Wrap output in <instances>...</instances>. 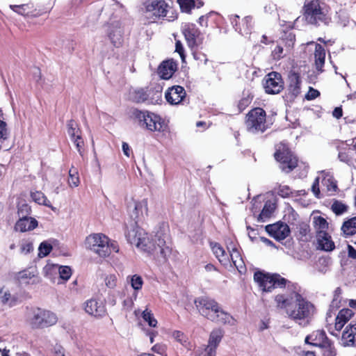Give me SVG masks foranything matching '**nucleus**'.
<instances>
[{
    "label": "nucleus",
    "instance_id": "1",
    "mask_svg": "<svg viewBox=\"0 0 356 356\" xmlns=\"http://www.w3.org/2000/svg\"><path fill=\"white\" fill-rule=\"evenodd\" d=\"M287 287L289 292L275 296L276 306L277 308L284 309L290 319L300 326L305 327L309 325L315 307L300 293L298 284H291L287 285Z\"/></svg>",
    "mask_w": 356,
    "mask_h": 356
},
{
    "label": "nucleus",
    "instance_id": "2",
    "mask_svg": "<svg viewBox=\"0 0 356 356\" xmlns=\"http://www.w3.org/2000/svg\"><path fill=\"white\" fill-rule=\"evenodd\" d=\"M126 237L131 244L158 257L165 259L171 252V250L166 245L164 238L161 236H155L154 239L150 238L145 230L138 226L128 230Z\"/></svg>",
    "mask_w": 356,
    "mask_h": 356
},
{
    "label": "nucleus",
    "instance_id": "3",
    "mask_svg": "<svg viewBox=\"0 0 356 356\" xmlns=\"http://www.w3.org/2000/svg\"><path fill=\"white\" fill-rule=\"evenodd\" d=\"M195 305L202 316L212 321L225 324L229 323L232 320V317L224 312L213 299L200 297L195 299Z\"/></svg>",
    "mask_w": 356,
    "mask_h": 356
},
{
    "label": "nucleus",
    "instance_id": "4",
    "mask_svg": "<svg viewBox=\"0 0 356 356\" xmlns=\"http://www.w3.org/2000/svg\"><path fill=\"white\" fill-rule=\"evenodd\" d=\"M133 115L138 120L140 127H145L150 131L163 132L166 130L167 125L164 120L154 113L134 110Z\"/></svg>",
    "mask_w": 356,
    "mask_h": 356
},
{
    "label": "nucleus",
    "instance_id": "5",
    "mask_svg": "<svg viewBox=\"0 0 356 356\" xmlns=\"http://www.w3.org/2000/svg\"><path fill=\"white\" fill-rule=\"evenodd\" d=\"M304 10V16L307 23L314 25L320 23H327V10L325 5L320 1L312 0L305 2Z\"/></svg>",
    "mask_w": 356,
    "mask_h": 356
},
{
    "label": "nucleus",
    "instance_id": "6",
    "mask_svg": "<svg viewBox=\"0 0 356 356\" xmlns=\"http://www.w3.org/2000/svg\"><path fill=\"white\" fill-rule=\"evenodd\" d=\"M27 321L33 329H41L55 325L58 317L51 311L36 308L30 313Z\"/></svg>",
    "mask_w": 356,
    "mask_h": 356
},
{
    "label": "nucleus",
    "instance_id": "7",
    "mask_svg": "<svg viewBox=\"0 0 356 356\" xmlns=\"http://www.w3.org/2000/svg\"><path fill=\"white\" fill-rule=\"evenodd\" d=\"M254 280L259 284L264 292H270L275 287H284L287 283L285 278L278 274H264L261 272H256L254 274Z\"/></svg>",
    "mask_w": 356,
    "mask_h": 356
},
{
    "label": "nucleus",
    "instance_id": "8",
    "mask_svg": "<svg viewBox=\"0 0 356 356\" xmlns=\"http://www.w3.org/2000/svg\"><path fill=\"white\" fill-rule=\"evenodd\" d=\"M266 111L261 108L251 110L246 116L245 124L249 132L264 133L268 128L266 121Z\"/></svg>",
    "mask_w": 356,
    "mask_h": 356
},
{
    "label": "nucleus",
    "instance_id": "9",
    "mask_svg": "<svg viewBox=\"0 0 356 356\" xmlns=\"http://www.w3.org/2000/svg\"><path fill=\"white\" fill-rule=\"evenodd\" d=\"M87 248L94 251L99 256L106 257L110 254L109 239L102 234L88 236L85 242Z\"/></svg>",
    "mask_w": 356,
    "mask_h": 356
},
{
    "label": "nucleus",
    "instance_id": "10",
    "mask_svg": "<svg viewBox=\"0 0 356 356\" xmlns=\"http://www.w3.org/2000/svg\"><path fill=\"white\" fill-rule=\"evenodd\" d=\"M275 159L280 162V168L285 172L292 171L297 166L298 160L284 145H281L275 153Z\"/></svg>",
    "mask_w": 356,
    "mask_h": 356
},
{
    "label": "nucleus",
    "instance_id": "11",
    "mask_svg": "<svg viewBox=\"0 0 356 356\" xmlns=\"http://www.w3.org/2000/svg\"><path fill=\"white\" fill-rule=\"evenodd\" d=\"M264 88L268 94H278L284 88V81L280 73L272 72L264 79Z\"/></svg>",
    "mask_w": 356,
    "mask_h": 356
},
{
    "label": "nucleus",
    "instance_id": "12",
    "mask_svg": "<svg viewBox=\"0 0 356 356\" xmlns=\"http://www.w3.org/2000/svg\"><path fill=\"white\" fill-rule=\"evenodd\" d=\"M182 32L189 47L193 48L202 42L200 31L195 24H186Z\"/></svg>",
    "mask_w": 356,
    "mask_h": 356
},
{
    "label": "nucleus",
    "instance_id": "13",
    "mask_svg": "<svg viewBox=\"0 0 356 356\" xmlns=\"http://www.w3.org/2000/svg\"><path fill=\"white\" fill-rule=\"evenodd\" d=\"M85 312L95 318H102L106 314V309L102 302L91 298L86 300L83 305Z\"/></svg>",
    "mask_w": 356,
    "mask_h": 356
},
{
    "label": "nucleus",
    "instance_id": "14",
    "mask_svg": "<svg viewBox=\"0 0 356 356\" xmlns=\"http://www.w3.org/2000/svg\"><path fill=\"white\" fill-rule=\"evenodd\" d=\"M289 85L287 86L286 97L291 101L294 100L301 92V79L298 73L291 72L288 76Z\"/></svg>",
    "mask_w": 356,
    "mask_h": 356
},
{
    "label": "nucleus",
    "instance_id": "15",
    "mask_svg": "<svg viewBox=\"0 0 356 356\" xmlns=\"http://www.w3.org/2000/svg\"><path fill=\"white\" fill-rule=\"evenodd\" d=\"M124 31L120 22H114L111 24L108 30V37L115 47H120L123 43Z\"/></svg>",
    "mask_w": 356,
    "mask_h": 356
},
{
    "label": "nucleus",
    "instance_id": "16",
    "mask_svg": "<svg viewBox=\"0 0 356 356\" xmlns=\"http://www.w3.org/2000/svg\"><path fill=\"white\" fill-rule=\"evenodd\" d=\"M266 231L277 241L285 239L290 233L289 226L283 222H277L266 226Z\"/></svg>",
    "mask_w": 356,
    "mask_h": 356
},
{
    "label": "nucleus",
    "instance_id": "17",
    "mask_svg": "<svg viewBox=\"0 0 356 356\" xmlns=\"http://www.w3.org/2000/svg\"><path fill=\"white\" fill-rule=\"evenodd\" d=\"M338 159L341 162L352 166L356 163V159L353 157V149L347 144L341 142L337 145Z\"/></svg>",
    "mask_w": 356,
    "mask_h": 356
},
{
    "label": "nucleus",
    "instance_id": "18",
    "mask_svg": "<svg viewBox=\"0 0 356 356\" xmlns=\"http://www.w3.org/2000/svg\"><path fill=\"white\" fill-rule=\"evenodd\" d=\"M186 95V91L182 86H174L168 88L165 92V97L169 104L177 105L184 100Z\"/></svg>",
    "mask_w": 356,
    "mask_h": 356
},
{
    "label": "nucleus",
    "instance_id": "19",
    "mask_svg": "<svg viewBox=\"0 0 356 356\" xmlns=\"http://www.w3.org/2000/svg\"><path fill=\"white\" fill-rule=\"evenodd\" d=\"M168 8L164 0H154L146 6V13L155 16V17H164L166 16Z\"/></svg>",
    "mask_w": 356,
    "mask_h": 356
},
{
    "label": "nucleus",
    "instance_id": "20",
    "mask_svg": "<svg viewBox=\"0 0 356 356\" xmlns=\"http://www.w3.org/2000/svg\"><path fill=\"white\" fill-rule=\"evenodd\" d=\"M341 344L344 347H356V323H350L342 332Z\"/></svg>",
    "mask_w": 356,
    "mask_h": 356
},
{
    "label": "nucleus",
    "instance_id": "21",
    "mask_svg": "<svg viewBox=\"0 0 356 356\" xmlns=\"http://www.w3.org/2000/svg\"><path fill=\"white\" fill-rule=\"evenodd\" d=\"M330 341L327 339L325 332L323 330L314 331L305 338L306 343L321 348L325 346H328V343Z\"/></svg>",
    "mask_w": 356,
    "mask_h": 356
},
{
    "label": "nucleus",
    "instance_id": "22",
    "mask_svg": "<svg viewBox=\"0 0 356 356\" xmlns=\"http://www.w3.org/2000/svg\"><path fill=\"white\" fill-rule=\"evenodd\" d=\"M177 65L172 60L163 61L158 68V74L163 79H169L177 70Z\"/></svg>",
    "mask_w": 356,
    "mask_h": 356
},
{
    "label": "nucleus",
    "instance_id": "23",
    "mask_svg": "<svg viewBox=\"0 0 356 356\" xmlns=\"http://www.w3.org/2000/svg\"><path fill=\"white\" fill-rule=\"evenodd\" d=\"M318 248L326 252L332 251L335 245L327 232H318L316 234Z\"/></svg>",
    "mask_w": 356,
    "mask_h": 356
},
{
    "label": "nucleus",
    "instance_id": "24",
    "mask_svg": "<svg viewBox=\"0 0 356 356\" xmlns=\"http://www.w3.org/2000/svg\"><path fill=\"white\" fill-rule=\"evenodd\" d=\"M19 302L18 297L16 294H12L6 286L0 288V303L3 306L12 307Z\"/></svg>",
    "mask_w": 356,
    "mask_h": 356
},
{
    "label": "nucleus",
    "instance_id": "25",
    "mask_svg": "<svg viewBox=\"0 0 356 356\" xmlns=\"http://www.w3.org/2000/svg\"><path fill=\"white\" fill-rule=\"evenodd\" d=\"M307 44H315L314 59L315 66L317 70L322 71V68L325 64V49L319 44L314 42H308Z\"/></svg>",
    "mask_w": 356,
    "mask_h": 356
},
{
    "label": "nucleus",
    "instance_id": "26",
    "mask_svg": "<svg viewBox=\"0 0 356 356\" xmlns=\"http://www.w3.org/2000/svg\"><path fill=\"white\" fill-rule=\"evenodd\" d=\"M38 226V221L29 217L19 218L16 222L15 229L22 232L33 229Z\"/></svg>",
    "mask_w": 356,
    "mask_h": 356
},
{
    "label": "nucleus",
    "instance_id": "27",
    "mask_svg": "<svg viewBox=\"0 0 356 356\" xmlns=\"http://www.w3.org/2000/svg\"><path fill=\"white\" fill-rule=\"evenodd\" d=\"M353 316V312L350 309H341L335 319L334 327L337 331L341 330L345 324Z\"/></svg>",
    "mask_w": 356,
    "mask_h": 356
},
{
    "label": "nucleus",
    "instance_id": "28",
    "mask_svg": "<svg viewBox=\"0 0 356 356\" xmlns=\"http://www.w3.org/2000/svg\"><path fill=\"white\" fill-rule=\"evenodd\" d=\"M210 248H211L213 254L222 265L226 266L229 263V255L219 243L210 242Z\"/></svg>",
    "mask_w": 356,
    "mask_h": 356
},
{
    "label": "nucleus",
    "instance_id": "29",
    "mask_svg": "<svg viewBox=\"0 0 356 356\" xmlns=\"http://www.w3.org/2000/svg\"><path fill=\"white\" fill-rule=\"evenodd\" d=\"M143 88L134 90L130 92V99L136 103L147 102L149 104H153V101L148 99L149 94Z\"/></svg>",
    "mask_w": 356,
    "mask_h": 356
},
{
    "label": "nucleus",
    "instance_id": "30",
    "mask_svg": "<svg viewBox=\"0 0 356 356\" xmlns=\"http://www.w3.org/2000/svg\"><path fill=\"white\" fill-rule=\"evenodd\" d=\"M17 278L22 284H33L38 280L35 273L29 270H25L18 273Z\"/></svg>",
    "mask_w": 356,
    "mask_h": 356
},
{
    "label": "nucleus",
    "instance_id": "31",
    "mask_svg": "<svg viewBox=\"0 0 356 356\" xmlns=\"http://www.w3.org/2000/svg\"><path fill=\"white\" fill-rule=\"evenodd\" d=\"M147 213V200L143 199L139 202H134V211L131 214V218L134 220L140 218L143 215V213Z\"/></svg>",
    "mask_w": 356,
    "mask_h": 356
},
{
    "label": "nucleus",
    "instance_id": "32",
    "mask_svg": "<svg viewBox=\"0 0 356 356\" xmlns=\"http://www.w3.org/2000/svg\"><path fill=\"white\" fill-rule=\"evenodd\" d=\"M31 197L32 200L38 204H42L49 207L53 211L55 210V208L51 205L50 201L41 191L31 192Z\"/></svg>",
    "mask_w": 356,
    "mask_h": 356
},
{
    "label": "nucleus",
    "instance_id": "33",
    "mask_svg": "<svg viewBox=\"0 0 356 356\" xmlns=\"http://www.w3.org/2000/svg\"><path fill=\"white\" fill-rule=\"evenodd\" d=\"M222 336L223 333L221 330L217 329L213 330L209 336L208 346L216 350L218 346L222 340Z\"/></svg>",
    "mask_w": 356,
    "mask_h": 356
},
{
    "label": "nucleus",
    "instance_id": "34",
    "mask_svg": "<svg viewBox=\"0 0 356 356\" xmlns=\"http://www.w3.org/2000/svg\"><path fill=\"white\" fill-rule=\"evenodd\" d=\"M341 231L345 235L352 236L356 234V217L345 221L341 226Z\"/></svg>",
    "mask_w": 356,
    "mask_h": 356
},
{
    "label": "nucleus",
    "instance_id": "35",
    "mask_svg": "<svg viewBox=\"0 0 356 356\" xmlns=\"http://www.w3.org/2000/svg\"><path fill=\"white\" fill-rule=\"evenodd\" d=\"M229 257L234 266L238 270L239 272H241V269L243 268V261L242 260L240 252L236 248L233 247L232 250H229Z\"/></svg>",
    "mask_w": 356,
    "mask_h": 356
},
{
    "label": "nucleus",
    "instance_id": "36",
    "mask_svg": "<svg viewBox=\"0 0 356 356\" xmlns=\"http://www.w3.org/2000/svg\"><path fill=\"white\" fill-rule=\"evenodd\" d=\"M275 209V204L268 201L265 203L264 207L259 216V221H265L268 218Z\"/></svg>",
    "mask_w": 356,
    "mask_h": 356
},
{
    "label": "nucleus",
    "instance_id": "37",
    "mask_svg": "<svg viewBox=\"0 0 356 356\" xmlns=\"http://www.w3.org/2000/svg\"><path fill=\"white\" fill-rule=\"evenodd\" d=\"M10 7L14 12L24 16L33 13V6L30 4L10 5Z\"/></svg>",
    "mask_w": 356,
    "mask_h": 356
},
{
    "label": "nucleus",
    "instance_id": "38",
    "mask_svg": "<svg viewBox=\"0 0 356 356\" xmlns=\"http://www.w3.org/2000/svg\"><path fill=\"white\" fill-rule=\"evenodd\" d=\"M252 28V18L250 16H246L242 20V26L240 25L238 33L241 35L249 34Z\"/></svg>",
    "mask_w": 356,
    "mask_h": 356
},
{
    "label": "nucleus",
    "instance_id": "39",
    "mask_svg": "<svg viewBox=\"0 0 356 356\" xmlns=\"http://www.w3.org/2000/svg\"><path fill=\"white\" fill-rule=\"evenodd\" d=\"M323 184L327 187L328 191L334 193L337 190V181L329 173H326L323 179Z\"/></svg>",
    "mask_w": 356,
    "mask_h": 356
},
{
    "label": "nucleus",
    "instance_id": "40",
    "mask_svg": "<svg viewBox=\"0 0 356 356\" xmlns=\"http://www.w3.org/2000/svg\"><path fill=\"white\" fill-rule=\"evenodd\" d=\"M67 134H69L71 140L76 138L78 134L81 135V131L79 129L78 124L74 120H70L67 123Z\"/></svg>",
    "mask_w": 356,
    "mask_h": 356
},
{
    "label": "nucleus",
    "instance_id": "41",
    "mask_svg": "<svg viewBox=\"0 0 356 356\" xmlns=\"http://www.w3.org/2000/svg\"><path fill=\"white\" fill-rule=\"evenodd\" d=\"M79 183L78 170L72 166L69 170L68 184L70 187H76L79 185Z\"/></svg>",
    "mask_w": 356,
    "mask_h": 356
},
{
    "label": "nucleus",
    "instance_id": "42",
    "mask_svg": "<svg viewBox=\"0 0 356 356\" xmlns=\"http://www.w3.org/2000/svg\"><path fill=\"white\" fill-rule=\"evenodd\" d=\"M174 339L187 348H191V343L188 337L181 331L175 330L172 333Z\"/></svg>",
    "mask_w": 356,
    "mask_h": 356
},
{
    "label": "nucleus",
    "instance_id": "43",
    "mask_svg": "<svg viewBox=\"0 0 356 356\" xmlns=\"http://www.w3.org/2000/svg\"><path fill=\"white\" fill-rule=\"evenodd\" d=\"M314 220V222L315 224V227L316 229V233L318 232H327V230L328 229V222L324 218L321 216H318L315 217Z\"/></svg>",
    "mask_w": 356,
    "mask_h": 356
},
{
    "label": "nucleus",
    "instance_id": "44",
    "mask_svg": "<svg viewBox=\"0 0 356 356\" xmlns=\"http://www.w3.org/2000/svg\"><path fill=\"white\" fill-rule=\"evenodd\" d=\"M331 209L336 215L339 216L347 211L348 206L339 200H334Z\"/></svg>",
    "mask_w": 356,
    "mask_h": 356
},
{
    "label": "nucleus",
    "instance_id": "45",
    "mask_svg": "<svg viewBox=\"0 0 356 356\" xmlns=\"http://www.w3.org/2000/svg\"><path fill=\"white\" fill-rule=\"evenodd\" d=\"M288 52L285 51L283 44L279 42L272 51V56L274 60H278L285 56Z\"/></svg>",
    "mask_w": 356,
    "mask_h": 356
},
{
    "label": "nucleus",
    "instance_id": "46",
    "mask_svg": "<svg viewBox=\"0 0 356 356\" xmlns=\"http://www.w3.org/2000/svg\"><path fill=\"white\" fill-rule=\"evenodd\" d=\"M216 350L207 346L198 348L195 352V356H216Z\"/></svg>",
    "mask_w": 356,
    "mask_h": 356
},
{
    "label": "nucleus",
    "instance_id": "47",
    "mask_svg": "<svg viewBox=\"0 0 356 356\" xmlns=\"http://www.w3.org/2000/svg\"><path fill=\"white\" fill-rule=\"evenodd\" d=\"M143 320L148 323L150 327H155L157 325V320L154 318L152 311L148 309H145L142 313Z\"/></svg>",
    "mask_w": 356,
    "mask_h": 356
},
{
    "label": "nucleus",
    "instance_id": "48",
    "mask_svg": "<svg viewBox=\"0 0 356 356\" xmlns=\"http://www.w3.org/2000/svg\"><path fill=\"white\" fill-rule=\"evenodd\" d=\"M130 280L131 287L136 291H138L142 289L143 284V280L140 275H134L131 277H127V280Z\"/></svg>",
    "mask_w": 356,
    "mask_h": 356
},
{
    "label": "nucleus",
    "instance_id": "49",
    "mask_svg": "<svg viewBox=\"0 0 356 356\" xmlns=\"http://www.w3.org/2000/svg\"><path fill=\"white\" fill-rule=\"evenodd\" d=\"M280 42L284 47L285 51L289 53L294 45L295 35L292 33H289L286 35L285 39H282Z\"/></svg>",
    "mask_w": 356,
    "mask_h": 356
},
{
    "label": "nucleus",
    "instance_id": "50",
    "mask_svg": "<svg viewBox=\"0 0 356 356\" xmlns=\"http://www.w3.org/2000/svg\"><path fill=\"white\" fill-rule=\"evenodd\" d=\"M341 295V289L337 287L334 291L333 298L330 305L332 309H337L340 307Z\"/></svg>",
    "mask_w": 356,
    "mask_h": 356
},
{
    "label": "nucleus",
    "instance_id": "51",
    "mask_svg": "<svg viewBox=\"0 0 356 356\" xmlns=\"http://www.w3.org/2000/svg\"><path fill=\"white\" fill-rule=\"evenodd\" d=\"M52 250V246L51 244L44 241L40 243L38 248V257H44L47 256Z\"/></svg>",
    "mask_w": 356,
    "mask_h": 356
},
{
    "label": "nucleus",
    "instance_id": "52",
    "mask_svg": "<svg viewBox=\"0 0 356 356\" xmlns=\"http://www.w3.org/2000/svg\"><path fill=\"white\" fill-rule=\"evenodd\" d=\"M181 11L189 13L192 8L195 7L193 0H177Z\"/></svg>",
    "mask_w": 356,
    "mask_h": 356
},
{
    "label": "nucleus",
    "instance_id": "53",
    "mask_svg": "<svg viewBox=\"0 0 356 356\" xmlns=\"http://www.w3.org/2000/svg\"><path fill=\"white\" fill-rule=\"evenodd\" d=\"M74 144L76 146V148L81 155V156H83V146H84V142L80 134H78L76 136V138L72 139Z\"/></svg>",
    "mask_w": 356,
    "mask_h": 356
},
{
    "label": "nucleus",
    "instance_id": "54",
    "mask_svg": "<svg viewBox=\"0 0 356 356\" xmlns=\"http://www.w3.org/2000/svg\"><path fill=\"white\" fill-rule=\"evenodd\" d=\"M31 213V207L26 203H22L18 207V215L19 218L28 217Z\"/></svg>",
    "mask_w": 356,
    "mask_h": 356
},
{
    "label": "nucleus",
    "instance_id": "55",
    "mask_svg": "<svg viewBox=\"0 0 356 356\" xmlns=\"http://www.w3.org/2000/svg\"><path fill=\"white\" fill-rule=\"evenodd\" d=\"M60 277L63 280H68L72 275V270L69 266H60L59 268Z\"/></svg>",
    "mask_w": 356,
    "mask_h": 356
},
{
    "label": "nucleus",
    "instance_id": "56",
    "mask_svg": "<svg viewBox=\"0 0 356 356\" xmlns=\"http://www.w3.org/2000/svg\"><path fill=\"white\" fill-rule=\"evenodd\" d=\"M277 194L282 197H288L293 194V192L289 186L280 185L277 189Z\"/></svg>",
    "mask_w": 356,
    "mask_h": 356
},
{
    "label": "nucleus",
    "instance_id": "57",
    "mask_svg": "<svg viewBox=\"0 0 356 356\" xmlns=\"http://www.w3.org/2000/svg\"><path fill=\"white\" fill-rule=\"evenodd\" d=\"M106 286L110 289H114L117 285V277L115 275H109L105 278Z\"/></svg>",
    "mask_w": 356,
    "mask_h": 356
},
{
    "label": "nucleus",
    "instance_id": "58",
    "mask_svg": "<svg viewBox=\"0 0 356 356\" xmlns=\"http://www.w3.org/2000/svg\"><path fill=\"white\" fill-rule=\"evenodd\" d=\"M323 356H334L336 354L334 348L332 346L331 341L328 343V346H323Z\"/></svg>",
    "mask_w": 356,
    "mask_h": 356
},
{
    "label": "nucleus",
    "instance_id": "59",
    "mask_svg": "<svg viewBox=\"0 0 356 356\" xmlns=\"http://www.w3.org/2000/svg\"><path fill=\"white\" fill-rule=\"evenodd\" d=\"M6 126V123L4 121L0 120V140H5L8 136V131Z\"/></svg>",
    "mask_w": 356,
    "mask_h": 356
},
{
    "label": "nucleus",
    "instance_id": "60",
    "mask_svg": "<svg viewBox=\"0 0 356 356\" xmlns=\"http://www.w3.org/2000/svg\"><path fill=\"white\" fill-rule=\"evenodd\" d=\"M152 350L159 355H163L166 351V346L162 343H157L152 346Z\"/></svg>",
    "mask_w": 356,
    "mask_h": 356
},
{
    "label": "nucleus",
    "instance_id": "61",
    "mask_svg": "<svg viewBox=\"0 0 356 356\" xmlns=\"http://www.w3.org/2000/svg\"><path fill=\"white\" fill-rule=\"evenodd\" d=\"M320 95L318 90L310 87L308 92L305 95V98L307 100H313Z\"/></svg>",
    "mask_w": 356,
    "mask_h": 356
},
{
    "label": "nucleus",
    "instance_id": "62",
    "mask_svg": "<svg viewBox=\"0 0 356 356\" xmlns=\"http://www.w3.org/2000/svg\"><path fill=\"white\" fill-rule=\"evenodd\" d=\"M21 252L28 254L33 250V244L30 242H24L21 245Z\"/></svg>",
    "mask_w": 356,
    "mask_h": 356
},
{
    "label": "nucleus",
    "instance_id": "63",
    "mask_svg": "<svg viewBox=\"0 0 356 356\" xmlns=\"http://www.w3.org/2000/svg\"><path fill=\"white\" fill-rule=\"evenodd\" d=\"M318 185H319V177H316L314 179L313 184L312 186V191L314 193L315 197H319V195H320V189H319Z\"/></svg>",
    "mask_w": 356,
    "mask_h": 356
},
{
    "label": "nucleus",
    "instance_id": "64",
    "mask_svg": "<svg viewBox=\"0 0 356 356\" xmlns=\"http://www.w3.org/2000/svg\"><path fill=\"white\" fill-rule=\"evenodd\" d=\"M175 51L180 55L181 59L184 60V58H185L184 54V50L182 44L179 40L176 42Z\"/></svg>",
    "mask_w": 356,
    "mask_h": 356
}]
</instances>
